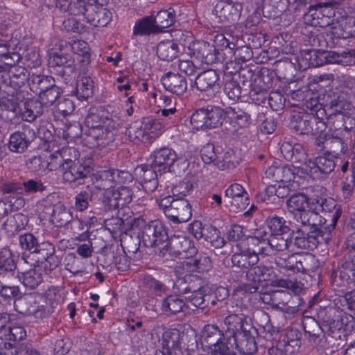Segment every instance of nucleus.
<instances>
[{"instance_id":"obj_22","label":"nucleus","mask_w":355,"mask_h":355,"mask_svg":"<svg viewBox=\"0 0 355 355\" xmlns=\"http://www.w3.org/2000/svg\"><path fill=\"white\" fill-rule=\"evenodd\" d=\"M12 42L9 43L8 46L0 44V72L8 71L20 60L19 53L8 52V48L12 49V51L17 50L16 46L12 47Z\"/></svg>"},{"instance_id":"obj_60","label":"nucleus","mask_w":355,"mask_h":355,"mask_svg":"<svg viewBox=\"0 0 355 355\" xmlns=\"http://www.w3.org/2000/svg\"><path fill=\"white\" fill-rule=\"evenodd\" d=\"M10 211L18 210L24 206V200L18 196H10L5 198Z\"/></svg>"},{"instance_id":"obj_8","label":"nucleus","mask_w":355,"mask_h":355,"mask_svg":"<svg viewBox=\"0 0 355 355\" xmlns=\"http://www.w3.org/2000/svg\"><path fill=\"white\" fill-rule=\"evenodd\" d=\"M94 171L93 162L90 159L77 162L69 159L64 165L62 177L65 181L72 182L92 175Z\"/></svg>"},{"instance_id":"obj_53","label":"nucleus","mask_w":355,"mask_h":355,"mask_svg":"<svg viewBox=\"0 0 355 355\" xmlns=\"http://www.w3.org/2000/svg\"><path fill=\"white\" fill-rule=\"evenodd\" d=\"M28 168L40 175L48 172L46 160H42L41 157H35L30 160Z\"/></svg>"},{"instance_id":"obj_16","label":"nucleus","mask_w":355,"mask_h":355,"mask_svg":"<svg viewBox=\"0 0 355 355\" xmlns=\"http://www.w3.org/2000/svg\"><path fill=\"white\" fill-rule=\"evenodd\" d=\"M326 101L331 109L340 114H345L352 107L349 94L337 88L329 92Z\"/></svg>"},{"instance_id":"obj_3","label":"nucleus","mask_w":355,"mask_h":355,"mask_svg":"<svg viewBox=\"0 0 355 355\" xmlns=\"http://www.w3.org/2000/svg\"><path fill=\"white\" fill-rule=\"evenodd\" d=\"M222 336L217 326L205 325L201 331V355H230V349L221 342Z\"/></svg>"},{"instance_id":"obj_24","label":"nucleus","mask_w":355,"mask_h":355,"mask_svg":"<svg viewBox=\"0 0 355 355\" xmlns=\"http://www.w3.org/2000/svg\"><path fill=\"white\" fill-rule=\"evenodd\" d=\"M309 323H304L305 334L308 335V341L313 347L323 346L324 335L318 323L313 320H309Z\"/></svg>"},{"instance_id":"obj_2","label":"nucleus","mask_w":355,"mask_h":355,"mask_svg":"<svg viewBox=\"0 0 355 355\" xmlns=\"http://www.w3.org/2000/svg\"><path fill=\"white\" fill-rule=\"evenodd\" d=\"M165 129L162 123L150 117L131 123L127 128L125 135L130 141L144 143L161 135Z\"/></svg>"},{"instance_id":"obj_20","label":"nucleus","mask_w":355,"mask_h":355,"mask_svg":"<svg viewBox=\"0 0 355 355\" xmlns=\"http://www.w3.org/2000/svg\"><path fill=\"white\" fill-rule=\"evenodd\" d=\"M162 83L166 90L177 95L184 94L187 88L184 77L176 73H166L162 78Z\"/></svg>"},{"instance_id":"obj_13","label":"nucleus","mask_w":355,"mask_h":355,"mask_svg":"<svg viewBox=\"0 0 355 355\" xmlns=\"http://www.w3.org/2000/svg\"><path fill=\"white\" fill-rule=\"evenodd\" d=\"M242 8L240 3L222 0L216 3L214 12L222 22L234 21L239 18Z\"/></svg>"},{"instance_id":"obj_9","label":"nucleus","mask_w":355,"mask_h":355,"mask_svg":"<svg viewBox=\"0 0 355 355\" xmlns=\"http://www.w3.org/2000/svg\"><path fill=\"white\" fill-rule=\"evenodd\" d=\"M176 159L177 155L174 150L168 148H161L152 153L149 162L154 171L162 175L170 170Z\"/></svg>"},{"instance_id":"obj_29","label":"nucleus","mask_w":355,"mask_h":355,"mask_svg":"<svg viewBox=\"0 0 355 355\" xmlns=\"http://www.w3.org/2000/svg\"><path fill=\"white\" fill-rule=\"evenodd\" d=\"M42 268L34 265V268L19 275V280L26 286L30 288L37 287L43 280Z\"/></svg>"},{"instance_id":"obj_19","label":"nucleus","mask_w":355,"mask_h":355,"mask_svg":"<svg viewBox=\"0 0 355 355\" xmlns=\"http://www.w3.org/2000/svg\"><path fill=\"white\" fill-rule=\"evenodd\" d=\"M224 117L222 109L215 106H207L201 109V128L211 129L220 126Z\"/></svg>"},{"instance_id":"obj_38","label":"nucleus","mask_w":355,"mask_h":355,"mask_svg":"<svg viewBox=\"0 0 355 355\" xmlns=\"http://www.w3.org/2000/svg\"><path fill=\"white\" fill-rule=\"evenodd\" d=\"M281 152L288 160L297 161L304 155L302 146L300 144L293 145L288 141H285L282 144Z\"/></svg>"},{"instance_id":"obj_61","label":"nucleus","mask_w":355,"mask_h":355,"mask_svg":"<svg viewBox=\"0 0 355 355\" xmlns=\"http://www.w3.org/2000/svg\"><path fill=\"white\" fill-rule=\"evenodd\" d=\"M20 245L23 248L31 250L35 249L36 239L31 234H26L19 239Z\"/></svg>"},{"instance_id":"obj_15","label":"nucleus","mask_w":355,"mask_h":355,"mask_svg":"<svg viewBox=\"0 0 355 355\" xmlns=\"http://www.w3.org/2000/svg\"><path fill=\"white\" fill-rule=\"evenodd\" d=\"M132 194L130 191L125 187L119 186L105 193L104 202L110 209L123 207L130 202Z\"/></svg>"},{"instance_id":"obj_6","label":"nucleus","mask_w":355,"mask_h":355,"mask_svg":"<svg viewBox=\"0 0 355 355\" xmlns=\"http://www.w3.org/2000/svg\"><path fill=\"white\" fill-rule=\"evenodd\" d=\"M54 246L45 242L36 248L31 253L32 259L35 260V265L42 268L44 272L55 269L60 263V259L54 255Z\"/></svg>"},{"instance_id":"obj_47","label":"nucleus","mask_w":355,"mask_h":355,"mask_svg":"<svg viewBox=\"0 0 355 355\" xmlns=\"http://www.w3.org/2000/svg\"><path fill=\"white\" fill-rule=\"evenodd\" d=\"M26 332L21 326H8L6 333L3 334V339L6 340L20 341L25 338Z\"/></svg>"},{"instance_id":"obj_59","label":"nucleus","mask_w":355,"mask_h":355,"mask_svg":"<svg viewBox=\"0 0 355 355\" xmlns=\"http://www.w3.org/2000/svg\"><path fill=\"white\" fill-rule=\"evenodd\" d=\"M164 231L162 223L158 221L153 222L146 229L147 234H152L153 236L155 239L154 241H157V239L162 234Z\"/></svg>"},{"instance_id":"obj_32","label":"nucleus","mask_w":355,"mask_h":355,"mask_svg":"<svg viewBox=\"0 0 355 355\" xmlns=\"http://www.w3.org/2000/svg\"><path fill=\"white\" fill-rule=\"evenodd\" d=\"M318 237V234H314V232L304 234L301 231H297L293 239V244L300 249L313 250L320 242Z\"/></svg>"},{"instance_id":"obj_50","label":"nucleus","mask_w":355,"mask_h":355,"mask_svg":"<svg viewBox=\"0 0 355 355\" xmlns=\"http://www.w3.org/2000/svg\"><path fill=\"white\" fill-rule=\"evenodd\" d=\"M184 304L183 301L176 296H169L164 301L162 308L165 312L176 313L182 310Z\"/></svg>"},{"instance_id":"obj_4","label":"nucleus","mask_w":355,"mask_h":355,"mask_svg":"<svg viewBox=\"0 0 355 355\" xmlns=\"http://www.w3.org/2000/svg\"><path fill=\"white\" fill-rule=\"evenodd\" d=\"M291 125L301 135H320L327 128L324 121L309 114L293 115Z\"/></svg>"},{"instance_id":"obj_64","label":"nucleus","mask_w":355,"mask_h":355,"mask_svg":"<svg viewBox=\"0 0 355 355\" xmlns=\"http://www.w3.org/2000/svg\"><path fill=\"white\" fill-rule=\"evenodd\" d=\"M76 207L82 211L85 210L89 205V196L86 192L80 193L76 197Z\"/></svg>"},{"instance_id":"obj_18","label":"nucleus","mask_w":355,"mask_h":355,"mask_svg":"<svg viewBox=\"0 0 355 355\" xmlns=\"http://www.w3.org/2000/svg\"><path fill=\"white\" fill-rule=\"evenodd\" d=\"M191 209L188 201L183 198H176L171 208L167 210V217L179 223L189 220L191 217Z\"/></svg>"},{"instance_id":"obj_57","label":"nucleus","mask_w":355,"mask_h":355,"mask_svg":"<svg viewBox=\"0 0 355 355\" xmlns=\"http://www.w3.org/2000/svg\"><path fill=\"white\" fill-rule=\"evenodd\" d=\"M175 200V199L170 195L162 194L157 200V203L163 210L165 215L167 216V210L171 208L172 203H173Z\"/></svg>"},{"instance_id":"obj_14","label":"nucleus","mask_w":355,"mask_h":355,"mask_svg":"<svg viewBox=\"0 0 355 355\" xmlns=\"http://www.w3.org/2000/svg\"><path fill=\"white\" fill-rule=\"evenodd\" d=\"M304 164L307 175L314 178H319L321 174L329 173L336 166L334 161L327 155L318 157L314 161L306 160Z\"/></svg>"},{"instance_id":"obj_49","label":"nucleus","mask_w":355,"mask_h":355,"mask_svg":"<svg viewBox=\"0 0 355 355\" xmlns=\"http://www.w3.org/2000/svg\"><path fill=\"white\" fill-rule=\"evenodd\" d=\"M50 62L52 64L63 66L72 70L74 60L70 55L56 52L51 56Z\"/></svg>"},{"instance_id":"obj_23","label":"nucleus","mask_w":355,"mask_h":355,"mask_svg":"<svg viewBox=\"0 0 355 355\" xmlns=\"http://www.w3.org/2000/svg\"><path fill=\"white\" fill-rule=\"evenodd\" d=\"M180 48L176 42L172 40L161 41L157 46V57L163 61H172L179 53Z\"/></svg>"},{"instance_id":"obj_27","label":"nucleus","mask_w":355,"mask_h":355,"mask_svg":"<svg viewBox=\"0 0 355 355\" xmlns=\"http://www.w3.org/2000/svg\"><path fill=\"white\" fill-rule=\"evenodd\" d=\"M175 10L172 8L162 9L155 15H153V20L157 32L162 33L173 25L175 21Z\"/></svg>"},{"instance_id":"obj_40","label":"nucleus","mask_w":355,"mask_h":355,"mask_svg":"<svg viewBox=\"0 0 355 355\" xmlns=\"http://www.w3.org/2000/svg\"><path fill=\"white\" fill-rule=\"evenodd\" d=\"M27 223L28 218L25 215L16 214L7 219L5 228L8 232L13 233L24 229Z\"/></svg>"},{"instance_id":"obj_44","label":"nucleus","mask_w":355,"mask_h":355,"mask_svg":"<svg viewBox=\"0 0 355 355\" xmlns=\"http://www.w3.org/2000/svg\"><path fill=\"white\" fill-rule=\"evenodd\" d=\"M240 158L236 155L234 150H228L223 157V159L217 162L218 168L221 170L234 168L239 163Z\"/></svg>"},{"instance_id":"obj_36","label":"nucleus","mask_w":355,"mask_h":355,"mask_svg":"<svg viewBox=\"0 0 355 355\" xmlns=\"http://www.w3.org/2000/svg\"><path fill=\"white\" fill-rule=\"evenodd\" d=\"M201 237H204L206 241L216 248H222L225 245V240L220 236L219 231L211 225L201 230Z\"/></svg>"},{"instance_id":"obj_48","label":"nucleus","mask_w":355,"mask_h":355,"mask_svg":"<svg viewBox=\"0 0 355 355\" xmlns=\"http://www.w3.org/2000/svg\"><path fill=\"white\" fill-rule=\"evenodd\" d=\"M60 89L57 87H51L40 95V106H50L57 100L60 96Z\"/></svg>"},{"instance_id":"obj_34","label":"nucleus","mask_w":355,"mask_h":355,"mask_svg":"<svg viewBox=\"0 0 355 355\" xmlns=\"http://www.w3.org/2000/svg\"><path fill=\"white\" fill-rule=\"evenodd\" d=\"M158 33L153 20V15L146 16L136 21L133 27L135 35L145 36Z\"/></svg>"},{"instance_id":"obj_37","label":"nucleus","mask_w":355,"mask_h":355,"mask_svg":"<svg viewBox=\"0 0 355 355\" xmlns=\"http://www.w3.org/2000/svg\"><path fill=\"white\" fill-rule=\"evenodd\" d=\"M85 12L86 11L85 10ZM85 16L86 12H85L83 15L79 16L78 19L73 17L69 18L64 21V27L78 33L88 31L93 27L87 23V19Z\"/></svg>"},{"instance_id":"obj_30","label":"nucleus","mask_w":355,"mask_h":355,"mask_svg":"<svg viewBox=\"0 0 355 355\" xmlns=\"http://www.w3.org/2000/svg\"><path fill=\"white\" fill-rule=\"evenodd\" d=\"M304 162L300 166L282 165L280 182H288L295 181V178H304L307 176L306 171L304 169Z\"/></svg>"},{"instance_id":"obj_39","label":"nucleus","mask_w":355,"mask_h":355,"mask_svg":"<svg viewBox=\"0 0 355 355\" xmlns=\"http://www.w3.org/2000/svg\"><path fill=\"white\" fill-rule=\"evenodd\" d=\"M94 94V83L89 77H82L76 85V95L78 98L87 99Z\"/></svg>"},{"instance_id":"obj_31","label":"nucleus","mask_w":355,"mask_h":355,"mask_svg":"<svg viewBox=\"0 0 355 355\" xmlns=\"http://www.w3.org/2000/svg\"><path fill=\"white\" fill-rule=\"evenodd\" d=\"M313 202V199H309L306 196L302 193H297L291 196L287 200V206L291 212H297L300 214L301 212L308 209Z\"/></svg>"},{"instance_id":"obj_12","label":"nucleus","mask_w":355,"mask_h":355,"mask_svg":"<svg viewBox=\"0 0 355 355\" xmlns=\"http://www.w3.org/2000/svg\"><path fill=\"white\" fill-rule=\"evenodd\" d=\"M312 203L308 209L305 211L301 212L298 216L297 220L303 225L311 226L314 229L312 232L314 234H318L319 236L323 237L326 232L328 231L324 229L327 222H324L323 216L319 215L318 210L312 209Z\"/></svg>"},{"instance_id":"obj_21","label":"nucleus","mask_w":355,"mask_h":355,"mask_svg":"<svg viewBox=\"0 0 355 355\" xmlns=\"http://www.w3.org/2000/svg\"><path fill=\"white\" fill-rule=\"evenodd\" d=\"M275 262L279 267L294 272H304L306 271L301 257L297 254L282 253L276 257Z\"/></svg>"},{"instance_id":"obj_56","label":"nucleus","mask_w":355,"mask_h":355,"mask_svg":"<svg viewBox=\"0 0 355 355\" xmlns=\"http://www.w3.org/2000/svg\"><path fill=\"white\" fill-rule=\"evenodd\" d=\"M71 47L74 53L81 56H86L89 54V45L85 41H73L71 45Z\"/></svg>"},{"instance_id":"obj_26","label":"nucleus","mask_w":355,"mask_h":355,"mask_svg":"<svg viewBox=\"0 0 355 355\" xmlns=\"http://www.w3.org/2000/svg\"><path fill=\"white\" fill-rule=\"evenodd\" d=\"M258 261L257 252L250 249L241 250L240 252H236L232 257L233 265L243 269L255 265Z\"/></svg>"},{"instance_id":"obj_35","label":"nucleus","mask_w":355,"mask_h":355,"mask_svg":"<svg viewBox=\"0 0 355 355\" xmlns=\"http://www.w3.org/2000/svg\"><path fill=\"white\" fill-rule=\"evenodd\" d=\"M72 219V214L63 205L57 204L53 207L51 222L58 227L67 225Z\"/></svg>"},{"instance_id":"obj_28","label":"nucleus","mask_w":355,"mask_h":355,"mask_svg":"<svg viewBox=\"0 0 355 355\" xmlns=\"http://www.w3.org/2000/svg\"><path fill=\"white\" fill-rule=\"evenodd\" d=\"M71 148H64L56 150L51 154L46 160L48 171H53L60 169L62 173L64 169V165L69 158L66 156L67 153H70Z\"/></svg>"},{"instance_id":"obj_62","label":"nucleus","mask_w":355,"mask_h":355,"mask_svg":"<svg viewBox=\"0 0 355 355\" xmlns=\"http://www.w3.org/2000/svg\"><path fill=\"white\" fill-rule=\"evenodd\" d=\"M344 37H355V19L350 17L346 19L344 24H341Z\"/></svg>"},{"instance_id":"obj_10","label":"nucleus","mask_w":355,"mask_h":355,"mask_svg":"<svg viewBox=\"0 0 355 355\" xmlns=\"http://www.w3.org/2000/svg\"><path fill=\"white\" fill-rule=\"evenodd\" d=\"M87 23L93 28L105 26L111 19V12L96 0H91L85 8Z\"/></svg>"},{"instance_id":"obj_43","label":"nucleus","mask_w":355,"mask_h":355,"mask_svg":"<svg viewBox=\"0 0 355 355\" xmlns=\"http://www.w3.org/2000/svg\"><path fill=\"white\" fill-rule=\"evenodd\" d=\"M25 110L23 112V117L28 122L33 121L42 112V106L40 103L34 100H28L25 103Z\"/></svg>"},{"instance_id":"obj_54","label":"nucleus","mask_w":355,"mask_h":355,"mask_svg":"<svg viewBox=\"0 0 355 355\" xmlns=\"http://www.w3.org/2000/svg\"><path fill=\"white\" fill-rule=\"evenodd\" d=\"M266 192L268 195H275L278 198H282L288 196L289 189L287 185L284 182L282 184L268 186Z\"/></svg>"},{"instance_id":"obj_42","label":"nucleus","mask_w":355,"mask_h":355,"mask_svg":"<svg viewBox=\"0 0 355 355\" xmlns=\"http://www.w3.org/2000/svg\"><path fill=\"white\" fill-rule=\"evenodd\" d=\"M269 244L273 251L282 252L286 253L289 246L291 244V241L289 239L288 236L284 234H272L269 239Z\"/></svg>"},{"instance_id":"obj_1","label":"nucleus","mask_w":355,"mask_h":355,"mask_svg":"<svg viewBox=\"0 0 355 355\" xmlns=\"http://www.w3.org/2000/svg\"><path fill=\"white\" fill-rule=\"evenodd\" d=\"M85 123L88 127L87 141L92 139L96 142L92 143L89 147L105 145L104 141L112 139L113 134L112 130L116 128L117 124L107 116L99 114H89L86 119Z\"/></svg>"},{"instance_id":"obj_51","label":"nucleus","mask_w":355,"mask_h":355,"mask_svg":"<svg viewBox=\"0 0 355 355\" xmlns=\"http://www.w3.org/2000/svg\"><path fill=\"white\" fill-rule=\"evenodd\" d=\"M15 268L11 252L8 249H3L0 252V272L11 271Z\"/></svg>"},{"instance_id":"obj_63","label":"nucleus","mask_w":355,"mask_h":355,"mask_svg":"<svg viewBox=\"0 0 355 355\" xmlns=\"http://www.w3.org/2000/svg\"><path fill=\"white\" fill-rule=\"evenodd\" d=\"M74 108L73 102L69 99H64L58 103L56 110L60 112L63 116H66L71 113Z\"/></svg>"},{"instance_id":"obj_58","label":"nucleus","mask_w":355,"mask_h":355,"mask_svg":"<svg viewBox=\"0 0 355 355\" xmlns=\"http://www.w3.org/2000/svg\"><path fill=\"white\" fill-rule=\"evenodd\" d=\"M282 165L273 164L267 168L265 172L266 178L274 182H280Z\"/></svg>"},{"instance_id":"obj_33","label":"nucleus","mask_w":355,"mask_h":355,"mask_svg":"<svg viewBox=\"0 0 355 355\" xmlns=\"http://www.w3.org/2000/svg\"><path fill=\"white\" fill-rule=\"evenodd\" d=\"M218 79V76L216 71L209 69L201 73V80L206 84V86L201 88V91H207V98H212L218 91L219 87L216 84Z\"/></svg>"},{"instance_id":"obj_5","label":"nucleus","mask_w":355,"mask_h":355,"mask_svg":"<svg viewBox=\"0 0 355 355\" xmlns=\"http://www.w3.org/2000/svg\"><path fill=\"white\" fill-rule=\"evenodd\" d=\"M312 209L323 213V218L327 222L324 229L328 231V235L335 228L338 220L340 217L341 210L337 207L336 202L331 198H314L312 202Z\"/></svg>"},{"instance_id":"obj_52","label":"nucleus","mask_w":355,"mask_h":355,"mask_svg":"<svg viewBox=\"0 0 355 355\" xmlns=\"http://www.w3.org/2000/svg\"><path fill=\"white\" fill-rule=\"evenodd\" d=\"M216 159V155L214 151V146L212 144H207L204 146L201 149V160L205 164H214L215 165V161Z\"/></svg>"},{"instance_id":"obj_11","label":"nucleus","mask_w":355,"mask_h":355,"mask_svg":"<svg viewBox=\"0 0 355 355\" xmlns=\"http://www.w3.org/2000/svg\"><path fill=\"white\" fill-rule=\"evenodd\" d=\"M230 209L234 211L245 209L249 205V196L243 187L239 184H231L225 191Z\"/></svg>"},{"instance_id":"obj_45","label":"nucleus","mask_w":355,"mask_h":355,"mask_svg":"<svg viewBox=\"0 0 355 355\" xmlns=\"http://www.w3.org/2000/svg\"><path fill=\"white\" fill-rule=\"evenodd\" d=\"M305 19L306 22L313 26H327V22L323 20V15H322L319 5L310 7Z\"/></svg>"},{"instance_id":"obj_7","label":"nucleus","mask_w":355,"mask_h":355,"mask_svg":"<svg viewBox=\"0 0 355 355\" xmlns=\"http://www.w3.org/2000/svg\"><path fill=\"white\" fill-rule=\"evenodd\" d=\"M128 177L129 174L126 172L109 170L92 173L91 178L96 188L107 191L115 188L116 185L122 183L123 180Z\"/></svg>"},{"instance_id":"obj_25","label":"nucleus","mask_w":355,"mask_h":355,"mask_svg":"<svg viewBox=\"0 0 355 355\" xmlns=\"http://www.w3.org/2000/svg\"><path fill=\"white\" fill-rule=\"evenodd\" d=\"M163 348L167 353L175 355L180 352V333L177 329L167 330L164 332L161 340Z\"/></svg>"},{"instance_id":"obj_41","label":"nucleus","mask_w":355,"mask_h":355,"mask_svg":"<svg viewBox=\"0 0 355 355\" xmlns=\"http://www.w3.org/2000/svg\"><path fill=\"white\" fill-rule=\"evenodd\" d=\"M28 144L26 135L21 132H16L10 135L9 148L15 153H22Z\"/></svg>"},{"instance_id":"obj_55","label":"nucleus","mask_w":355,"mask_h":355,"mask_svg":"<svg viewBox=\"0 0 355 355\" xmlns=\"http://www.w3.org/2000/svg\"><path fill=\"white\" fill-rule=\"evenodd\" d=\"M339 64L352 66L355 64V49L340 53Z\"/></svg>"},{"instance_id":"obj_17","label":"nucleus","mask_w":355,"mask_h":355,"mask_svg":"<svg viewBox=\"0 0 355 355\" xmlns=\"http://www.w3.org/2000/svg\"><path fill=\"white\" fill-rule=\"evenodd\" d=\"M349 129L344 127L339 129L335 135L329 136L325 139L324 148L328 149L329 153L334 157H339L345 154L347 150V146L343 140L345 133L349 132Z\"/></svg>"},{"instance_id":"obj_46","label":"nucleus","mask_w":355,"mask_h":355,"mask_svg":"<svg viewBox=\"0 0 355 355\" xmlns=\"http://www.w3.org/2000/svg\"><path fill=\"white\" fill-rule=\"evenodd\" d=\"M286 221L283 218L273 216L267 220V225L272 234H286L289 228L285 224Z\"/></svg>"}]
</instances>
